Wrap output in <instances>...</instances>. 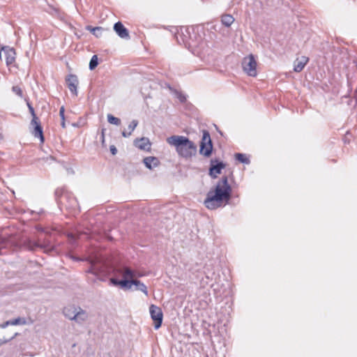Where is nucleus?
I'll use <instances>...</instances> for the list:
<instances>
[{"label":"nucleus","instance_id":"obj_36","mask_svg":"<svg viewBox=\"0 0 357 357\" xmlns=\"http://www.w3.org/2000/svg\"><path fill=\"white\" fill-rule=\"evenodd\" d=\"M35 248H44L45 245H39L38 243H34L32 245L30 246V249L33 250Z\"/></svg>","mask_w":357,"mask_h":357},{"label":"nucleus","instance_id":"obj_20","mask_svg":"<svg viewBox=\"0 0 357 357\" xmlns=\"http://www.w3.org/2000/svg\"><path fill=\"white\" fill-rule=\"evenodd\" d=\"M26 324V320L24 318H16L12 320H8L2 324H0V327L4 328L9 325H23Z\"/></svg>","mask_w":357,"mask_h":357},{"label":"nucleus","instance_id":"obj_17","mask_svg":"<svg viewBox=\"0 0 357 357\" xmlns=\"http://www.w3.org/2000/svg\"><path fill=\"white\" fill-rule=\"evenodd\" d=\"M73 317H75L73 321L79 324H82L88 319L89 314L85 310L79 307L77 313L73 315Z\"/></svg>","mask_w":357,"mask_h":357},{"label":"nucleus","instance_id":"obj_6","mask_svg":"<svg viewBox=\"0 0 357 357\" xmlns=\"http://www.w3.org/2000/svg\"><path fill=\"white\" fill-rule=\"evenodd\" d=\"M151 317L153 321L155 329H158L162 323L163 314L161 308L155 305H151L149 307Z\"/></svg>","mask_w":357,"mask_h":357},{"label":"nucleus","instance_id":"obj_21","mask_svg":"<svg viewBox=\"0 0 357 357\" xmlns=\"http://www.w3.org/2000/svg\"><path fill=\"white\" fill-rule=\"evenodd\" d=\"M110 281L114 285L120 286L122 289H128V279L126 278H123L122 280L112 278Z\"/></svg>","mask_w":357,"mask_h":357},{"label":"nucleus","instance_id":"obj_22","mask_svg":"<svg viewBox=\"0 0 357 357\" xmlns=\"http://www.w3.org/2000/svg\"><path fill=\"white\" fill-rule=\"evenodd\" d=\"M181 33L178 32L176 35V38L178 43H180L179 40V36L181 37L182 42L184 43L185 45L188 46H195V44H192L190 40L188 39V36L185 35L184 32L183 31V29H181Z\"/></svg>","mask_w":357,"mask_h":357},{"label":"nucleus","instance_id":"obj_23","mask_svg":"<svg viewBox=\"0 0 357 357\" xmlns=\"http://www.w3.org/2000/svg\"><path fill=\"white\" fill-rule=\"evenodd\" d=\"M221 22L223 25H225L227 27H229L234 22V18L231 15L225 14V15H222Z\"/></svg>","mask_w":357,"mask_h":357},{"label":"nucleus","instance_id":"obj_38","mask_svg":"<svg viewBox=\"0 0 357 357\" xmlns=\"http://www.w3.org/2000/svg\"><path fill=\"white\" fill-rule=\"evenodd\" d=\"M109 150H110V151H111L112 155H116V153H117V149L115 147V146H114V145L110 146Z\"/></svg>","mask_w":357,"mask_h":357},{"label":"nucleus","instance_id":"obj_8","mask_svg":"<svg viewBox=\"0 0 357 357\" xmlns=\"http://www.w3.org/2000/svg\"><path fill=\"white\" fill-rule=\"evenodd\" d=\"M225 164L219 161L218 159L211 160V165L209 167V175L213 178H217V175L221 173L222 169L225 167Z\"/></svg>","mask_w":357,"mask_h":357},{"label":"nucleus","instance_id":"obj_25","mask_svg":"<svg viewBox=\"0 0 357 357\" xmlns=\"http://www.w3.org/2000/svg\"><path fill=\"white\" fill-rule=\"evenodd\" d=\"M235 158H236V160H237L238 161H239L240 162L243 163V164L248 165L250 162V160L243 153H236Z\"/></svg>","mask_w":357,"mask_h":357},{"label":"nucleus","instance_id":"obj_28","mask_svg":"<svg viewBox=\"0 0 357 357\" xmlns=\"http://www.w3.org/2000/svg\"><path fill=\"white\" fill-rule=\"evenodd\" d=\"M12 91L18 96L20 98H23L24 94L22 89L19 86H13L12 87Z\"/></svg>","mask_w":357,"mask_h":357},{"label":"nucleus","instance_id":"obj_42","mask_svg":"<svg viewBox=\"0 0 357 357\" xmlns=\"http://www.w3.org/2000/svg\"><path fill=\"white\" fill-rule=\"evenodd\" d=\"M71 258H72L74 261H79V260H80L78 257H71Z\"/></svg>","mask_w":357,"mask_h":357},{"label":"nucleus","instance_id":"obj_15","mask_svg":"<svg viewBox=\"0 0 357 357\" xmlns=\"http://www.w3.org/2000/svg\"><path fill=\"white\" fill-rule=\"evenodd\" d=\"M134 144L136 147L143 151H149L151 149V142L147 137L136 139L134 141Z\"/></svg>","mask_w":357,"mask_h":357},{"label":"nucleus","instance_id":"obj_10","mask_svg":"<svg viewBox=\"0 0 357 357\" xmlns=\"http://www.w3.org/2000/svg\"><path fill=\"white\" fill-rule=\"evenodd\" d=\"M1 51L3 52L6 65L9 66L14 63L16 55L15 49L8 46H4L1 48Z\"/></svg>","mask_w":357,"mask_h":357},{"label":"nucleus","instance_id":"obj_30","mask_svg":"<svg viewBox=\"0 0 357 357\" xmlns=\"http://www.w3.org/2000/svg\"><path fill=\"white\" fill-rule=\"evenodd\" d=\"M27 106H28L29 112L31 113V114L33 117L32 120H38V119L36 115L34 109L28 100H27Z\"/></svg>","mask_w":357,"mask_h":357},{"label":"nucleus","instance_id":"obj_41","mask_svg":"<svg viewBox=\"0 0 357 357\" xmlns=\"http://www.w3.org/2000/svg\"><path fill=\"white\" fill-rule=\"evenodd\" d=\"M61 126L63 128H66V122H65V119L64 120H61Z\"/></svg>","mask_w":357,"mask_h":357},{"label":"nucleus","instance_id":"obj_18","mask_svg":"<svg viewBox=\"0 0 357 357\" xmlns=\"http://www.w3.org/2000/svg\"><path fill=\"white\" fill-rule=\"evenodd\" d=\"M143 162L146 167L149 169H153L154 167H158L160 164L158 158L153 156L146 157L144 158Z\"/></svg>","mask_w":357,"mask_h":357},{"label":"nucleus","instance_id":"obj_45","mask_svg":"<svg viewBox=\"0 0 357 357\" xmlns=\"http://www.w3.org/2000/svg\"><path fill=\"white\" fill-rule=\"evenodd\" d=\"M53 250V248L48 250L47 252H50Z\"/></svg>","mask_w":357,"mask_h":357},{"label":"nucleus","instance_id":"obj_39","mask_svg":"<svg viewBox=\"0 0 357 357\" xmlns=\"http://www.w3.org/2000/svg\"><path fill=\"white\" fill-rule=\"evenodd\" d=\"M122 135H123V137H128L129 136H130V135H131V133H130V132H126V131L123 130V131L122 132Z\"/></svg>","mask_w":357,"mask_h":357},{"label":"nucleus","instance_id":"obj_40","mask_svg":"<svg viewBox=\"0 0 357 357\" xmlns=\"http://www.w3.org/2000/svg\"><path fill=\"white\" fill-rule=\"evenodd\" d=\"M43 160L47 161L49 160H54V158L52 156L47 157L46 158H43Z\"/></svg>","mask_w":357,"mask_h":357},{"label":"nucleus","instance_id":"obj_33","mask_svg":"<svg viewBox=\"0 0 357 357\" xmlns=\"http://www.w3.org/2000/svg\"><path fill=\"white\" fill-rule=\"evenodd\" d=\"M17 333H16L13 336L10 337H3L1 339H0V342H1L0 344H3V343H7L10 340L14 339L17 336Z\"/></svg>","mask_w":357,"mask_h":357},{"label":"nucleus","instance_id":"obj_34","mask_svg":"<svg viewBox=\"0 0 357 357\" xmlns=\"http://www.w3.org/2000/svg\"><path fill=\"white\" fill-rule=\"evenodd\" d=\"M176 97L181 102H185L186 101L185 96L181 92L176 93Z\"/></svg>","mask_w":357,"mask_h":357},{"label":"nucleus","instance_id":"obj_14","mask_svg":"<svg viewBox=\"0 0 357 357\" xmlns=\"http://www.w3.org/2000/svg\"><path fill=\"white\" fill-rule=\"evenodd\" d=\"M114 30L121 38H129V31L121 22H117L114 25Z\"/></svg>","mask_w":357,"mask_h":357},{"label":"nucleus","instance_id":"obj_7","mask_svg":"<svg viewBox=\"0 0 357 357\" xmlns=\"http://www.w3.org/2000/svg\"><path fill=\"white\" fill-rule=\"evenodd\" d=\"M106 267L102 261L96 258L90 260V267L86 271L94 275H98L105 272Z\"/></svg>","mask_w":357,"mask_h":357},{"label":"nucleus","instance_id":"obj_5","mask_svg":"<svg viewBox=\"0 0 357 357\" xmlns=\"http://www.w3.org/2000/svg\"><path fill=\"white\" fill-rule=\"evenodd\" d=\"M243 70L250 76L257 75V62L252 54H250L243 59L242 62Z\"/></svg>","mask_w":357,"mask_h":357},{"label":"nucleus","instance_id":"obj_1","mask_svg":"<svg viewBox=\"0 0 357 357\" xmlns=\"http://www.w3.org/2000/svg\"><path fill=\"white\" fill-rule=\"evenodd\" d=\"M231 196V187L228 183L227 176H224L215 188L207 192L204 204L208 209L214 210L222 206L224 202L228 203Z\"/></svg>","mask_w":357,"mask_h":357},{"label":"nucleus","instance_id":"obj_29","mask_svg":"<svg viewBox=\"0 0 357 357\" xmlns=\"http://www.w3.org/2000/svg\"><path fill=\"white\" fill-rule=\"evenodd\" d=\"M80 235H81L80 233H77V234L70 233L68 234V240L70 241V243L73 244V243H75L76 240L79 238Z\"/></svg>","mask_w":357,"mask_h":357},{"label":"nucleus","instance_id":"obj_2","mask_svg":"<svg viewBox=\"0 0 357 357\" xmlns=\"http://www.w3.org/2000/svg\"><path fill=\"white\" fill-rule=\"evenodd\" d=\"M169 144L175 146L178 154L185 158H190L197 153V146L188 137L172 135L167 139Z\"/></svg>","mask_w":357,"mask_h":357},{"label":"nucleus","instance_id":"obj_19","mask_svg":"<svg viewBox=\"0 0 357 357\" xmlns=\"http://www.w3.org/2000/svg\"><path fill=\"white\" fill-rule=\"evenodd\" d=\"M77 310L78 309L73 305L67 306L63 308V314L66 318L73 321L75 319V317H73V315H75V313H77Z\"/></svg>","mask_w":357,"mask_h":357},{"label":"nucleus","instance_id":"obj_4","mask_svg":"<svg viewBox=\"0 0 357 357\" xmlns=\"http://www.w3.org/2000/svg\"><path fill=\"white\" fill-rule=\"evenodd\" d=\"M213 151V144L210 133L208 130H203V135L200 142L199 153L205 157H209Z\"/></svg>","mask_w":357,"mask_h":357},{"label":"nucleus","instance_id":"obj_11","mask_svg":"<svg viewBox=\"0 0 357 357\" xmlns=\"http://www.w3.org/2000/svg\"><path fill=\"white\" fill-rule=\"evenodd\" d=\"M31 125L33 126V130L31 131L32 135L40 139V142L43 143L45 141L43 128L40 121L38 120H31Z\"/></svg>","mask_w":357,"mask_h":357},{"label":"nucleus","instance_id":"obj_16","mask_svg":"<svg viewBox=\"0 0 357 357\" xmlns=\"http://www.w3.org/2000/svg\"><path fill=\"white\" fill-rule=\"evenodd\" d=\"M308 61V57L305 56L297 58L294 61V70L296 73L302 71L305 65L307 63Z\"/></svg>","mask_w":357,"mask_h":357},{"label":"nucleus","instance_id":"obj_37","mask_svg":"<svg viewBox=\"0 0 357 357\" xmlns=\"http://www.w3.org/2000/svg\"><path fill=\"white\" fill-rule=\"evenodd\" d=\"M64 112V107H61L59 109V116H61V120H64L65 119Z\"/></svg>","mask_w":357,"mask_h":357},{"label":"nucleus","instance_id":"obj_31","mask_svg":"<svg viewBox=\"0 0 357 357\" xmlns=\"http://www.w3.org/2000/svg\"><path fill=\"white\" fill-rule=\"evenodd\" d=\"M138 125V121L137 120H132L130 123L129 124L128 126V130H130L129 132L132 134V132L134 131V130L135 129V128Z\"/></svg>","mask_w":357,"mask_h":357},{"label":"nucleus","instance_id":"obj_12","mask_svg":"<svg viewBox=\"0 0 357 357\" xmlns=\"http://www.w3.org/2000/svg\"><path fill=\"white\" fill-rule=\"evenodd\" d=\"M123 278H126L128 280H137V278L142 277L143 275L139 271L132 270L129 267H123L121 271Z\"/></svg>","mask_w":357,"mask_h":357},{"label":"nucleus","instance_id":"obj_13","mask_svg":"<svg viewBox=\"0 0 357 357\" xmlns=\"http://www.w3.org/2000/svg\"><path fill=\"white\" fill-rule=\"evenodd\" d=\"M135 286V290L143 292L146 296H149L146 286L139 280H128V289H130L132 286Z\"/></svg>","mask_w":357,"mask_h":357},{"label":"nucleus","instance_id":"obj_26","mask_svg":"<svg viewBox=\"0 0 357 357\" xmlns=\"http://www.w3.org/2000/svg\"><path fill=\"white\" fill-rule=\"evenodd\" d=\"M98 65V58L97 55H93L89 62V68L91 70H94Z\"/></svg>","mask_w":357,"mask_h":357},{"label":"nucleus","instance_id":"obj_44","mask_svg":"<svg viewBox=\"0 0 357 357\" xmlns=\"http://www.w3.org/2000/svg\"><path fill=\"white\" fill-rule=\"evenodd\" d=\"M104 131H105V129H102V139H104V135H105Z\"/></svg>","mask_w":357,"mask_h":357},{"label":"nucleus","instance_id":"obj_9","mask_svg":"<svg viewBox=\"0 0 357 357\" xmlns=\"http://www.w3.org/2000/svg\"><path fill=\"white\" fill-rule=\"evenodd\" d=\"M66 82L70 91L73 95L77 96V86L79 84L77 76L74 74H70L66 77Z\"/></svg>","mask_w":357,"mask_h":357},{"label":"nucleus","instance_id":"obj_3","mask_svg":"<svg viewBox=\"0 0 357 357\" xmlns=\"http://www.w3.org/2000/svg\"><path fill=\"white\" fill-rule=\"evenodd\" d=\"M57 202L63 205L68 209L74 210L78 206L76 198L68 192L57 189L55 191Z\"/></svg>","mask_w":357,"mask_h":357},{"label":"nucleus","instance_id":"obj_35","mask_svg":"<svg viewBox=\"0 0 357 357\" xmlns=\"http://www.w3.org/2000/svg\"><path fill=\"white\" fill-rule=\"evenodd\" d=\"M8 242V239L6 237L0 235V247L1 248L4 247L7 244Z\"/></svg>","mask_w":357,"mask_h":357},{"label":"nucleus","instance_id":"obj_27","mask_svg":"<svg viewBox=\"0 0 357 357\" xmlns=\"http://www.w3.org/2000/svg\"><path fill=\"white\" fill-rule=\"evenodd\" d=\"M107 121L109 123L116 126H119L121 123V120L119 118L115 117L110 114L107 115Z\"/></svg>","mask_w":357,"mask_h":357},{"label":"nucleus","instance_id":"obj_32","mask_svg":"<svg viewBox=\"0 0 357 357\" xmlns=\"http://www.w3.org/2000/svg\"><path fill=\"white\" fill-rule=\"evenodd\" d=\"M17 333H16L13 336L10 337H3L1 339H0V342H1L0 344H3V343H7L10 340L14 339L17 336Z\"/></svg>","mask_w":357,"mask_h":357},{"label":"nucleus","instance_id":"obj_43","mask_svg":"<svg viewBox=\"0 0 357 357\" xmlns=\"http://www.w3.org/2000/svg\"><path fill=\"white\" fill-rule=\"evenodd\" d=\"M185 31L189 34V29L188 28H185Z\"/></svg>","mask_w":357,"mask_h":357},{"label":"nucleus","instance_id":"obj_24","mask_svg":"<svg viewBox=\"0 0 357 357\" xmlns=\"http://www.w3.org/2000/svg\"><path fill=\"white\" fill-rule=\"evenodd\" d=\"M86 29L92 33L96 38H100L104 31V29L101 26L92 27L91 26H87Z\"/></svg>","mask_w":357,"mask_h":357}]
</instances>
